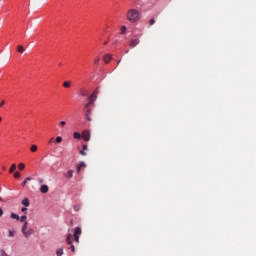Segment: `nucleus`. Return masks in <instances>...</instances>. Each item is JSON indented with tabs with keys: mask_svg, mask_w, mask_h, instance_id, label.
<instances>
[{
	"mask_svg": "<svg viewBox=\"0 0 256 256\" xmlns=\"http://www.w3.org/2000/svg\"><path fill=\"white\" fill-rule=\"evenodd\" d=\"M141 18V15L139 14V11L135 9H130L127 14V19L131 21V23H136V21H139Z\"/></svg>",
	"mask_w": 256,
	"mask_h": 256,
	"instance_id": "1",
	"label": "nucleus"
},
{
	"mask_svg": "<svg viewBox=\"0 0 256 256\" xmlns=\"http://www.w3.org/2000/svg\"><path fill=\"white\" fill-rule=\"evenodd\" d=\"M82 137H83L84 141H91V132H89L87 130L84 131L82 133Z\"/></svg>",
	"mask_w": 256,
	"mask_h": 256,
	"instance_id": "2",
	"label": "nucleus"
},
{
	"mask_svg": "<svg viewBox=\"0 0 256 256\" xmlns=\"http://www.w3.org/2000/svg\"><path fill=\"white\" fill-rule=\"evenodd\" d=\"M35 233V230H33V228H30L28 231L24 232L23 235L26 239H29V237H31V235H33Z\"/></svg>",
	"mask_w": 256,
	"mask_h": 256,
	"instance_id": "3",
	"label": "nucleus"
},
{
	"mask_svg": "<svg viewBox=\"0 0 256 256\" xmlns=\"http://www.w3.org/2000/svg\"><path fill=\"white\" fill-rule=\"evenodd\" d=\"M138 43H140V40L139 38H133L131 41H130V47H137Z\"/></svg>",
	"mask_w": 256,
	"mask_h": 256,
	"instance_id": "4",
	"label": "nucleus"
},
{
	"mask_svg": "<svg viewBox=\"0 0 256 256\" xmlns=\"http://www.w3.org/2000/svg\"><path fill=\"white\" fill-rule=\"evenodd\" d=\"M40 192L42 193H49V186H47V184H43L40 186Z\"/></svg>",
	"mask_w": 256,
	"mask_h": 256,
	"instance_id": "5",
	"label": "nucleus"
},
{
	"mask_svg": "<svg viewBox=\"0 0 256 256\" xmlns=\"http://www.w3.org/2000/svg\"><path fill=\"white\" fill-rule=\"evenodd\" d=\"M89 99L90 103H95V101H97V91H95Z\"/></svg>",
	"mask_w": 256,
	"mask_h": 256,
	"instance_id": "6",
	"label": "nucleus"
},
{
	"mask_svg": "<svg viewBox=\"0 0 256 256\" xmlns=\"http://www.w3.org/2000/svg\"><path fill=\"white\" fill-rule=\"evenodd\" d=\"M29 225V222L25 221L21 228V233L24 234L27 231V227Z\"/></svg>",
	"mask_w": 256,
	"mask_h": 256,
	"instance_id": "7",
	"label": "nucleus"
},
{
	"mask_svg": "<svg viewBox=\"0 0 256 256\" xmlns=\"http://www.w3.org/2000/svg\"><path fill=\"white\" fill-rule=\"evenodd\" d=\"M74 236H78V237L81 236V226H78V227L75 228Z\"/></svg>",
	"mask_w": 256,
	"mask_h": 256,
	"instance_id": "8",
	"label": "nucleus"
},
{
	"mask_svg": "<svg viewBox=\"0 0 256 256\" xmlns=\"http://www.w3.org/2000/svg\"><path fill=\"white\" fill-rule=\"evenodd\" d=\"M21 203L22 205H24V207H29V205L31 204L29 198H24Z\"/></svg>",
	"mask_w": 256,
	"mask_h": 256,
	"instance_id": "9",
	"label": "nucleus"
},
{
	"mask_svg": "<svg viewBox=\"0 0 256 256\" xmlns=\"http://www.w3.org/2000/svg\"><path fill=\"white\" fill-rule=\"evenodd\" d=\"M28 181H33V178L31 176L25 178V180L22 182V187H26Z\"/></svg>",
	"mask_w": 256,
	"mask_h": 256,
	"instance_id": "10",
	"label": "nucleus"
},
{
	"mask_svg": "<svg viewBox=\"0 0 256 256\" xmlns=\"http://www.w3.org/2000/svg\"><path fill=\"white\" fill-rule=\"evenodd\" d=\"M111 59H113V56H111V54H107L106 56H104L105 63H109V61H111Z\"/></svg>",
	"mask_w": 256,
	"mask_h": 256,
	"instance_id": "11",
	"label": "nucleus"
},
{
	"mask_svg": "<svg viewBox=\"0 0 256 256\" xmlns=\"http://www.w3.org/2000/svg\"><path fill=\"white\" fill-rule=\"evenodd\" d=\"M85 151H87V145L82 146V150L80 151V155H83V156L87 155V152H85Z\"/></svg>",
	"mask_w": 256,
	"mask_h": 256,
	"instance_id": "12",
	"label": "nucleus"
},
{
	"mask_svg": "<svg viewBox=\"0 0 256 256\" xmlns=\"http://www.w3.org/2000/svg\"><path fill=\"white\" fill-rule=\"evenodd\" d=\"M71 237H72L71 234L67 235L66 242H67L68 245H73V241L71 240Z\"/></svg>",
	"mask_w": 256,
	"mask_h": 256,
	"instance_id": "13",
	"label": "nucleus"
},
{
	"mask_svg": "<svg viewBox=\"0 0 256 256\" xmlns=\"http://www.w3.org/2000/svg\"><path fill=\"white\" fill-rule=\"evenodd\" d=\"M67 179H72L73 178V170H68L66 173Z\"/></svg>",
	"mask_w": 256,
	"mask_h": 256,
	"instance_id": "14",
	"label": "nucleus"
},
{
	"mask_svg": "<svg viewBox=\"0 0 256 256\" xmlns=\"http://www.w3.org/2000/svg\"><path fill=\"white\" fill-rule=\"evenodd\" d=\"M87 165L85 164V162H80L78 167H77V171L79 173V171H81V167H86Z\"/></svg>",
	"mask_w": 256,
	"mask_h": 256,
	"instance_id": "15",
	"label": "nucleus"
},
{
	"mask_svg": "<svg viewBox=\"0 0 256 256\" xmlns=\"http://www.w3.org/2000/svg\"><path fill=\"white\" fill-rule=\"evenodd\" d=\"M56 255H57V256H63V248H58V249L56 250Z\"/></svg>",
	"mask_w": 256,
	"mask_h": 256,
	"instance_id": "16",
	"label": "nucleus"
},
{
	"mask_svg": "<svg viewBox=\"0 0 256 256\" xmlns=\"http://www.w3.org/2000/svg\"><path fill=\"white\" fill-rule=\"evenodd\" d=\"M17 51L18 53H25V48L22 45H20L18 46Z\"/></svg>",
	"mask_w": 256,
	"mask_h": 256,
	"instance_id": "17",
	"label": "nucleus"
},
{
	"mask_svg": "<svg viewBox=\"0 0 256 256\" xmlns=\"http://www.w3.org/2000/svg\"><path fill=\"white\" fill-rule=\"evenodd\" d=\"M73 137H74V139H81V133L74 132Z\"/></svg>",
	"mask_w": 256,
	"mask_h": 256,
	"instance_id": "18",
	"label": "nucleus"
},
{
	"mask_svg": "<svg viewBox=\"0 0 256 256\" xmlns=\"http://www.w3.org/2000/svg\"><path fill=\"white\" fill-rule=\"evenodd\" d=\"M11 219H16V221H19L20 217L15 213H11Z\"/></svg>",
	"mask_w": 256,
	"mask_h": 256,
	"instance_id": "19",
	"label": "nucleus"
},
{
	"mask_svg": "<svg viewBox=\"0 0 256 256\" xmlns=\"http://www.w3.org/2000/svg\"><path fill=\"white\" fill-rule=\"evenodd\" d=\"M8 237H15V230H8Z\"/></svg>",
	"mask_w": 256,
	"mask_h": 256,
	"instance_id": "20",
	"label": "nucleus"
},
{
	"mask_svg": "<svg viewBox=\"0 0 256 256\" xmlns=\"http://www.w3.org/2000/svg\"><path fill=\"white\" fill-rule=\"evenodd\" d=\"M63 141V137L58 136L56 137V139L54 140V143H61Z\"/></svg>",
	"mask_w": 256,
	"mask_h": 256,
	"instance_id": "21",
	"label": "nucleus"
},
{
	"mask_svg": "<svg viewBox=\"0 0 256 256\" xmlns=\"http://www.w3.org/2000/svg\"><path fill=\"white\" fill-rule=\"evenodd\" d=\"M15 169H17V165L12 164V166L9 169V173H13V171H15Z\"/></svg>",
	"mask_w": 256,
	"mask_h": 256,
	"instance_id": "22",
	"label": "nucleus"
},
{
	"mask_svg": "<svg viewBox=\"0 0 256 256\" xmlns=\"http://www.w3.org/2000/svg\"><path fill=\"white\" fill-rule=\"evenodd\" d=\"M37 181H38V184L39 185H43V183H45V179L41 178V177H38L37 178Z\"/></svg>",
	"mask_w": 256,
	"mask_h": 256,
	"instance_id": "23",
	"label": "nucleus"
},
{
	"mask_svg": "<svg viewBox=\"0 0 256 256\" xmlns=\"http://www.w3.org/2000/svg\"><path fill=\"white\" fill-rule=\"evenodd\" d=\"M19 219H20L21 223H25V221H27V215H23Z\"/></svg>",
	"mask_w": 256,
	"mask_h": 256,
	"instance_id": "24",
	"label": "nucleus"
},
{
	"mask_svg": "<svg viewBox=\"0 0 256 256\" xmlns=\"http://www.w3.org/2000/svg\"><path fill=\"white\" fill-rule=\"evenodd\" d=\"M63 85L67 89V88L71 87V82L65 81Z\"/></svg>",
	"mask_w": 256,
	"mask_h": 256,
	"instance_id": "25",
	"label": "nucleus"
},
{
	"mask_svg": "<svg viewBox=\"0 0 256 256\" xmlns=\"http://www.w3.org/2000/svg\"><path fill=\"white\" fill-rule=\"evenodd\" d=\"M30 151H32V153H35V151H37V145H32Z\"/></svg>",
	"mask_w": 256,
	"mask_h": 256,
	"instance_id": "26",
	"label": "nucleus"
},
{
	"mask_svg": "<svg viewBox=\"0 0 256 256\" xmlns=\"http://www.w3.org/2000/svg\"><path fill=\"white\" fill-rule=\"evenodd\" d=\"M18 169H20V171H23V169H25V164L20 163V164L18 165Z\"/></svg>",
	"mask_w": 256,
	"mask_h": 256,
	"instance_id": "27",
	"label": "nucleus"
},
{
	"mask_svg": "<svg viewBox=\"0 0 256 256\" xmlns=\"http://www.w3.org/2000/svg\"><path fill=\"white\" fill-rule=\"evenodd\" d=\"M74 211H76V212L81 211V206L80 205H75L74 206Z\"/></svg>",
	"mask_w": 256,
	"mask_h": 256,
	"instance_id": "28",
	"label": "nucleus"
},
{
	"mask_svg": "<svg viewBox=\"0 0 256 256\" xmlns=\"http://www.w3.org/2000/svg\"><path fill=\"white\" fill-rule=\"evenodd\" d=\"M14 177H15V179H19V177H21V173L15 172Z\"/></svg>",
	"mask_w": 256,
	"mask_h": 256,
	"instance_id": "29",
	"label": "nucleus"
},
{
	"mask_svg": "<svg viewBox=\"0 0 256 256\" xmlns=\"http://www.w3.org/2000/svg\"><path fill=\"white\" fill-rule=\"evenodd\" d=\"M125 31H127V26H122L121 27V33H125Z\"/></svg>",
	"mask_w": 256,
	"mask_h": 256,
	"instance_id": "30",
	"label": "nucleus"
},
{
	"mask_svg": "<svg viewBox=\"0 0 256 256\" xmlns=\"http://www.w3.org/2000/svg\"><path fill=\"white\" fill-rule=\"evenodd\" d=\"M90 105H93V103H91V100H89V102H88L87 104H85V108H86V109H89V106H90Z\"/></svg>",
	"mask_w": 256,
	"mask_h": 256,
	"instance_id": "31",
	"label": "nucleus"
},
{
	"mask_svg": "<svg viewBox=\"0 0 256 256\" xmlns=\"http://www.w3.org/2000/svg\"><path fill=\"white\" fill-rule=\"evenodd\" d=\"M65 125H67V122H65V121H61V122H60V126H61V127H65Z\"/></svg>",
	"mask_w": 256,
	"mask_h": 256,
	"instance_id": "32",
	"label": "nucleus"
},
{
	"mask_svg": "<svg viewBox=\"0 0 256 256\" xmlns=\"http://www.w3.org/2000/svg\"><path fill=\"white\" fill-rule=\"evenodd\" d=\"M21 211H22V213H27V206L23 207V208L21 209Z\"/></svg>",
	"mask_w": 256,
	"mask_h": 256,
	"instance_id": "33",
	"label": "nucleus"
},
{
	"mask_svg": "<svg viewBox=\"0 0 256 256\" xmlns=\"http://www.w3.org/2000/svg\"><path fill=\"white\" fill-rule=\"evenodd\" d=\"M70 249L72 252H75V245L71 244Z\"/></svg>",
	"mask_w": 256,
	"mask_h": 256,
	"instance_id": "34",
	"label": "nucleus"
},
{
	"mask_svg": "<svg viewBox=\"0 0 256 256\" xmlns=\"http://www.w3.org/2000/svg\"><path fill=\"white\" fill-rule=\"evenodd\" d=\"M1 254H2V256H8L7 253L5 252V250H3V249L1 250Z\"/></svg>",
	"mask_w": 256,
	"mask_h": 256,
	"instance_id": "35",
	"label": "nucleus"
},
{
	"mask_svg": "<svg viewBox=\"0 0 256 256\" xmlns=\"http://www.w3.org/2000/svg\"><path fill=\"white\" fill-rule=\"evenodd\" d=\"M150 25H155V19L152 18V19L150 20Z\"/></svg>",
	"mask_w": 256,
	"mask_h": 256,
	"instance_id": "36",
	"label": "nucleus"
},
{
	"mask_svg": "<svg viewBox=\"0 0 256 256\" xmlns=\"http://www.w3.org/2000/svg\"><path fill=\"white\" fill-rule=\"evenodd\" d=\"M76 243H79V236H74Z\"/></svg>",
	"mask_w": 256,
	"mask_h": 256,
	"instance_id": "37",
	"label": "nucleus"
},
{
	"mask_svg": "<svg viewBox=\"0 0 256 256\" xmlns=\"http://www.w3.org/2000/svg\"><path fill=\"white\" fill-rule=\"evenodd\" d=\"M0 217H3V208L0 207Z\"/></svg>",
	"mask_w": 256,
	"mask_h": 256,
	"instance_id": "38",
	"label": "nucleus"
},
{
	"mask_svg": "<svg viewBox=\"0 0 256 256\" xmlns=\"http://www.w3.org/2000/svg\"><path fill=\"white\" fill-rule=\"evenodd\" d=\"M5 105V100H2V102L0 103V107H3Z\"/></svg>",
	"mask_w": 256,
	"mask_h": 256,
	"instance_id": "39",
	"label": "nucleus"
},
{
	"mask_svg": "<svg viewBox=\"0 0 256 256\" xmlns=\"http://www.w3.org/2000/svg\"><path fill=\"white\" fill-rule=\"evenodd\" d=\"M87 121H91V117H89V114L86 115Z\"/></svg>",
	"mask_w": 256,
	"mask_h": 256,
	"instance_id": "40",
	"label": "nucleus"
},
{
	"mask_svg": "<svg viewBox=\"0 0 256 256\" xmlns=\"http://www.w3.org/2000/svg\"><path fill=\"white\" fill-rule=\"evenodd\" d=\"M87 115H91V109L87 110Z\"/></svg>",
	"mask_w": 256,
	"mask_h": 256,
	"instance_id": "41",
	"label": "nucleus"
},
{
	"mask_svg": "<svg viewBox=\"0 0 256 256\" xmlns=\"http://www.w3.org/2000/svg\"><path fill=\"white\" fill-rule=\"evenodd\" d=\"M94 63L99 64V58H97Z\"/></svg>",
	"mask_w": 256,
	"mask_h": 256,
	"instance_id": "42",
	"label": "nucleus"
},
{
	"mask_svg": "<svg viewBox=\"0 0 256 256\" xmlns=\"http://www.w3.org/2000/svg\"><path fill=\"white\" fill-rule=\"evenodd\" d=\"M53 142V138L49 141V143H52Z\"/></svg>",
	"mask_w": 256,
	"mask_h": 256,
	"instance_id": "43",
	"label": "nucleus"
},
{
	"mask_svg": "<svg viewBox=\"0 0 256 256\" xmlns=\"http://www.w3.org/2000/svg\"><path fill=\"white\" fill-rule=\"evenodd\" d=\"M125 53H129V50H126Z\"/></svg>",
	"mask_w": 256,
	"mask_h": 256,
	"instance_id": "44",
	"label": "nucleus"
},
{
	"mask_svg": "<svg viewBox=\"0 0 256 256\" xmlns=\"http://www.w3.org/2000/svg\"><path fill=\"white\" fill-rule=\"evenodd\" d=\"M117 63H118V64L121 63V60H119Z\"/></svg>",
	"mask_w": 256,
	"mask_h": 256,
	"instance_id": "45",
	"label": "nucleus"
},
{
	"mask_svg": "<svg viewBox=\"0 0 256 256\" xmlns=\"http://www.w3.org/2000/svg\"><path fill=\"white\" fill-rule=\"evenodd\" d=\"M0 201H3V198L0 197Z\"/></svg>",
	"mask_w": 256,
	"mask_h": 256,
	"instance_id": "46",
	"label": "nucleus"
},
{
	"mask_svg": "<svg viewBox=\"0 0 256 256\" xmlns=\"http://www.w3.org/2000/svg\"><path fill=\"white\" fill-rule=\"evenodd\" d=\"M0 121H1V117H0Z\"/></svg>",
	"mask_w": 256,
	"mask_h": 256,
	"instance_id": "47",
	"label": "nucleus"
}]
</instances>
